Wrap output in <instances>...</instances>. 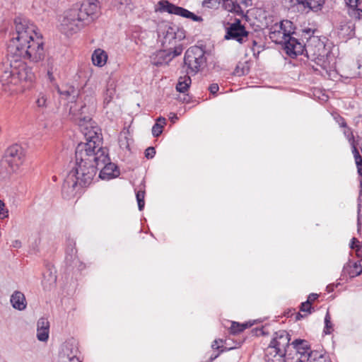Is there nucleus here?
<instances>
[{"label":"nucleus","mask_w":362,"mask_h":362,"mask_svg":"<svg viewBox=\"0 0 362 362\" xmlns=\"http://www.w3.org/2000/svg\"><path fill=\"white\" fill-rule=\"evenodd\" d=\"M14 23L16 33L7 45L10 63L0 64V83L3 86H16L27 80L25 65L22 59L37 63L45 56L42 37L36 32V26L21 18H16Z\"/></svg>","instance_id":"nucleus-1"},{"label":"nucleus","mask_w":362,"mask_h":362,"mask_svg":"<svg viewBox=\"0 0 362 362\" xmlns=\"http://www.w3.org/2000/svg\"><path fill=\"white\" fill-rule=\"evenodd\" d=\"M95 101L93 97L87 95L78 109L72 106L70 107V112L75 116V120L86 140V142H81L76 147L75 164L98 163L108 160L107 150L102 146L98 129L92 126L91 117L86 115L90 106H94Z\"/></svg>","instance_id":"nucleus-2"},{"label":"nucleus","mask_w":362,"mask_h":362,"mask_svg":"<svg viewBox=\"0 0 362 362\" xmlns=\"http://www.w3.org/2000/svg\"><path fill=\"white\" fill-rule=\"evenodd\" d=\"M186 32L182 28L171 23L167 26L162 46L164 49L160 50L156 54V66L168 64L177 56L182 54L184 47L181 41L185 38Z\"/></svg>","instance_id":"nucleus-3"},{"label":"nucleus","mask_w":362,"mask_h":362,"mask_svg":"<svg viewBox=\"0 0 362 362\" xmlns=\"http://www.w3.org/2000/svg\"><path fill=\"white\" fill-rule=\"evenodd\" d=\"M296 27L293 23L289 20L282 21L280 23L281 31L272 32L270 33V38L277 44H281L282 48L286 54L291 58L302 55L303 45L305 42L299 40L294 35Z\"/></svg>","instance_id":"nucleus-4"},{"label":"nucleus","mask_w":362,"mask_h":362,"mask_svg":"<svg viewBox=\"0 0 362 362\" xmlns=\"http://www.w3.org/2000/svg\"><path fill=\"white\" fill-rule=\"evenodd\" d=\"M291 335L286 330L275 332L264 351L266 362H287L286 356L292 354Z\"/></svg>","instance_id":"nucleus-5"},{"label":"nucleus","mask_w":362,"mask_h":362,"mask_svg":"<svg viewBox=\"0 0 362 362\" xmlns=\"http://www.w3.org/2000/svg\"><path fill=\"white\" fill-rule=\"evenodd\" d=\"M303 33L307 41L303 46L302 54H305L308 59L315 62L324 70H327L329 62L327 58L328 53L323 42L318 37L313 35V31L310 29L304 30Z\"/></svg>","instance_id":"nucleus-6"},{"label":"nucleus","mask_w":362,"mask_h":362,"mask_svg":"<svg viewBox=\"0 0 362 362\" xmlns=\"http://www.w3.org/2000/svg\"><path fill=\"white\" fill-rule=\"evenodd\" d=\"M25 160L23 148L14 144L8 147L6 151L4 159L0 163V175L6 178L11 173H16L23 165Z\"/></svg>","instance_id":"nucleus-7"},{"label":"nucleus","mask_w":362,"mask_h":362,"mask_svg":"<svg viewBox=\"0 0 362 362\" xmlns=\"http://www.w3.org/2000/svg\"><path fill=\"white\" fill-rule=\"evenodd\" d=\"M205 49L199 46L188 48L184 56L182 69L189 76H195L206 66Z\"/></svg>","instance_id":"nucleus-8"},{"label":"nucleus","mask_w":362,"mask_h":362,"mask_svg":"<svg viewBox=\"0 0 362 362\" xmlns=\"http://www.w3.org/2000/svg\"><path fill=\"white\" fill-rule=\"evenodd\" d=\"M87 24L85 18L81 16L78 6L74 4L71 8L64 12L59 30L66 36H71Z\"/></svg>","instance_id":"nucleus-9"},{"label":"nucleus","mask_w":362,"mask_h":362,"mask_svg":"<svg viewBox=\"0 0 362 362\" xmlns=\"http://www.w3.org/2000/svg\"><path fill=\"white\" fill-rule=\"evenodd\" d=\"M98 170V163L75 164L71 172L79 182V186L86 187L89 186Z\"/></svg>","instance_id":"nucleus-10"},{"label":"nucleus","mask_w":362,"mask_h":362,"mask_svg":"<svg viewBox=\"0 0 362 362\" xmlns=\"http://www.w3.org/2000/svg\"><path fill=\"white\" fill-rule=\"evenodd\" d=\"M158 10L160 12H167L169 14L177 15L185 18L191 19L195 22H202L203 18L202 16H197L189 10L178 6L168 0H160L158 1Z\"/></svg>","instance_id":"nucleus-11"},{"label":"nucleus","mask_w":362,"mask_h":362,"mask_svg":"<svg viewBox=\"0 0 362 362\" xmlns=\"http://www.w3.org/2000/svg\"><path fill=\"white\" fill-rule=\"evenodd\" d=\"M250 33L246 30L240 19L235 18V22L230 23L226 28V40H234L242 44L248 37Z\"/></svg>","instance_id":"nucleus-12"},{"label":"nucleus","mask_w":362,"mask_h":362,"mask_svg":"<svg viewBox=\"0 0 362 362\" xmlns=\"http://www.w3.org/2000/svg\"><path fill=\"white\" fill-rule=\"evenodd\" d=\"M78 6L81 16L85 18V21L88 24L95 18L100 11V5L98 0L92 1L91 0H85L81 4H75Z\"/></svg>","instance_id":"nucleus-13"},{"label":"nucleus","mask_w":362,"mask_h":362,"mask_svg":"<svg viewBox=\"0 0 362 362\" xmlns=\"http://www.w3.org/2000/svg\"><path fill=\"white\" fill-rule=\"evenodd\" d=\"M101 168L99 173V177L102 180H110L117 177L119 175L118 167L110 161L108 156V160L106 162H98V170Z\"/></svg>","instance_id":"nucleus-14"},{"label":"nucleus","mask_w":362,"mask_h":362,"mask_svg":"<svg viewBox=\"0 0 362 362\" xmlns=\"http://www.w3.org/2000/svg\"><path fill=\"white\" fill-rule=\"evenodd\" d=\"M79 354V350L76 344L72 342H66L59 352L58 361H62V359L68 361H73L74 359H80Z\"/></svg>","instance_id":"nucleus-15"},{"label":"nucleus","mask_w":362,"mask_h":362,"mask_svg":"<svg viewBox=\"0 0 362 362\" xmlns=\"http://www.w3.org/2000/svg\"><path fill=\"white\" fill-rule=\"evenodd\" d=\"M49 322L46 317H40L37 322V339L45 342L49 339Z\"/></svg>","instance_id":"nucleus-16"},{"label":"nucleus","mask_w":362,"mask_h":362,"mask_svg":"<svg viewBox=\"0 0 362 362\" xmlns=\"http://www.w3.org/2000/svg\"><path fill=\"white\" fill-rule=\"evenodd\" d=\"M75 177H76L70 171L62 184V192L63 195L64 194H66V195L68 196L69 194L74 193L76 187L77 185H79L78 180Z\"/></svg>","instance_id":"nucleus-17"},{"label":"nucleus","mask_w":362,"mask_h":362,"mask_svg":"<svg viewBox=\"0 0 362 362\" xmlns=\"http://www.w3.org/2000/svg\"><path fill=\"white\" fill-rule=\"evenodd\" d=\"M10 302L13 308L18 310H24L27 306L25 295L19 291H16L11 296Z\"/></svg>","instance_id":"nucleus-18"},{"label":"nucleus","mask_w":362,"mask_h":362,"mask_svg":"<svg viewBox=\"0 0 362 362\" xmlns=\"http://www.w3.org/2000/svg\"><path fill=\"white\" fill-rule=\"evenodd\" d=\"M91 58L95 66L102 67L106 64L108 57L105 50L98 48L94 50Z\"/></svg>","instance_id":"nucleus-19"},{"label":"nucleus","mask_w":362,"mask_h":362,"mask_svg":"<svg viewBox=\"0 0 362 362\" xmlns=\"http://www.w3.org/2000/svg\"><path fill=\"white\" fill-rule=\"evenodd\" d=\"M291 349H294L296 354L305 355L310 349L308 342L305 339H297L291 342Z\"/></svg>","instance_id":"nucleus-20"},{"label":"nucleus","mask_w":362,"mask_h":362,"mask_svg":"<svg viewBox=\"0 0 362 362\" xmlns=\"http://www.w3.org/2000/svg\"><path fill=\"white\" fill-rule=\"evenodd\" d=\"M191 76L186 74L184 76H180L178 83L176 85V90L180 93H185L189 88L192 80Z\"/></svg>","instance_id":"nucleus-21"},{"label":"nucleus","mask_w":362,"mask_h":362,"mask_svg":"<svg viewBox=\"0 0 362 362\" xmlns=\"http://www.w3.org/2000/svg\"><path fill=\"white\" fill-rule=\"evenodd\" d=\"M253 323L251 322H245V323H239L237 322H231V325L229 329L230 334L235 335L238 334L242 332H243L245 329L250 327Z\"/></svg>","instance_id":"nucleus-22"},{"label":"nucleus","mask_w":362,"mask_h":362,"mask_svg":"<svg viewBox=\"0 0 362 362\" xmlns=\"http://www.w3.org/2000/svg\"><path fill=\"white\" fill-rule=\"evenodd\" d=\"M220 343H223V339H215L211 345V347L213 349H215V350H219L220 349V352L214 356H211V357L209 358L208 362H212L214 359H216L218 356H219V354L221 353V352H223L225 351H227V350H231L233 349H234L235 347H230V348H227V347H223V346H220L218 344Z\"/></svg>","instance_id":"nucleus-23"},{"label":"nucleus","mask_w":362,"mask_h":362,"mask_svg":"<svg viewBox=\"0 0 362 362\" xmlns=\"http://www.w3.org/2000/svg\"><path fill=\"white\" fill-rule=\"evenodd\" d=\"M115 93V86L114 83H108L104 94V104L108 105L114 98Z\"/></svg>","instance_id":"nucleus-24"},{"label":"nucleus","mask_w":362,"mask_h":362,"mask_svg":"<svg viewBox=\"0 0 362 362\" xmlns=\"http://www.w3.org/2000/svg\"><path fill=\"white\" fill-rule=\"evenodd\" d=\"M112 4L114 7L122 12H125L127 9L129 11L132 9V0H115Z\"/></svg>","instance_id":"nucleus-25"},{"label":"nucleus","mask_w":362,"mask_h":362,"mask_svg":"<svg viewBox=\"0 0 362 362\" xmlns=\"http://www.w3.org/2000/svg\"><path fill=\"white\" fill-rule=\"evenodd\" d=\"M348 273L351 278L359 276L362 273L361 262L357 261L354 262L353 265L350 267Z\"/></svg>","instance_id":"nucleus-26"},{"label":"nucleus","mask_w":362,"mask_h":362,"mask_svg":"<svg viewBox=\"0 0 362 362\" xmlns=\"http://www.w3.org/2000/svg\"><path fill=\"white\" fill-rule=\"evenodd\" d=\"M350 247L354 250L356 255L362 258V245L356 238H352L350 243Z\"/></svg>","instance_id":"nucleus-27"},{"label":"nucleus","mask_w":362,"mask_h":362,"mask_svg":"<svg viewBox=\"0 0 362 362\" xmlns=\"http://www.w3.org/2000/svg\"><path fill=\"white\" fill-rule=\"evenodd\" d=\"M223 6L230 12H238L240 9L239 4H235L232 0H223Z\"/></svg>","instance_id":"nucleus-28"},{"label":"nucleus","mask_w":362,"mask_h":362,"mask_svg":"<svg viewBox=\"0 0 362 362\" xmlns=\"http://www.w3.org/2000/svg\"><path fill=\"white\" fill-rule=\"evenodd\" d=\"M333 331V325L331 322V316L329 311L327 312L325 317V327L323 332L325 334H330Z\"/></svg>","instance_id":"nucleus-29"},{"label":"nucleus","mask_w":362,"mask_h":362,"mask_svg":"<svg viewBox=\"0 0 362 362\" xmlns=\"http://www.w3.org/2000/svg\"><path fill=\"white\" fill-rule=\"evenodd\" d=\"M35 104L39 108H45L47 107V96L45 93H40L35 100Z\"/></svg>","instance_id":"nucleus-30"},{"label":"nucleus","mask_w":362,"mask_h":362,"mask_svg":"<svg viewBox=\"0 0 362 362\" xmlns=\"http://www.w3.org/2000/svg\"><path fill=\"white\" fill-rule=\"evenodd\" d=\"M136 197L138 204V208L139 211H142L145 206V190L139 189L136 192Z\"/></svg>","instance_id":"nucleus-31"},{"label":"nucleus","mask_w":362,"mask_h":362,"mask_svg":"<svg viewBox=\"0 0 362 362\" xmlns=\"http://www.w3.org/2000/svg\"><path fill=\"white\" fill-rule=\"evenodd\" d=\"M348 13L351 18L362 21V8L359 6L356 8H349Z\"/></svg>","instance_id":"nucleus-32"},{"label":"nucleus","mask_w":362,"mask_h":362,"mask_svg":"<svg viewBox=\"0 0 362 362\" xmlns=\"http://www.w3.org/2000/svg\"><path fill=\"white\" fill-rule=\"evenodd\" d=\"M58 93L60 95L68 98L69 96L73 95V98L75 97L74 94L76 93V89L74 86H69L66 89H60L58 88Z\"/></svg>","instance_id":"nucleus-33"},{"label":"nucleus","mask_w":362,"mask_h":362,"mask_svg":"<svg viewBox=\"0 0 362 362\" xmlns=\"http://www.w3.org/2000/svg\"><path fill=\"white\" fill-rule=\"evenodd\" d=\"M300 312L306 313L307 315L311 314L315 311L314 307L307 300L300 303L299 306Z\"/></svg>","instance_id":"nucleus-34"},{"label":"nucleus","mask_w":362,"mask_h":362,"mask_svg":"<svg viewBox=\"0 0 362 362\" xmlns=\"http://www.w3.org/2000/svg\"><path fill=\"white\" fill-rule=\"evenodd\" d=\"M343 128H344V131H343L344 135L348 140L349 144H352L354 142H356V141L355 140L351 128L348 127V125L346 126V127H343Z\"/></svg>","instance_id":"nucleus-35"},{"label":"nucleus","mask_w":362,"mask_h":362,"mask_svg":"<svg viewBox=\"0 0 362 362\" xmlns=\"http://www.w3.org/2000/svg\"><path fill=\"white\" fill-rule=\"evenodd\" d=\"M308 362H313L317 361V359H319L320 356H324L325 355L322 354H320L317 351H310V352H308Z\"/></svg>","instance_id":"nucleus-36"},{"label":"nucleus","mask_w":362,"mask_h":362,"mask_svg":"<svg viewBox=\"0 0 362 362\" xmlns=\"http://www.w3.org/2000/svg\"><path fill=\"white\" fill-rule=\"evenodd\" d=\"M163 125L158 122L155 123L152 127V134L154 137L159 136L163 132Z\"/></svg>","instance_id":"nucleus-37"},{"label":"nucleus","mask_w":362,"mask_h":362,"mask_svg":"<svg viewBox=\"0 0 362 362\" xmlns=\"http://www.w3.org/2000/svg\"><path fill=\"white\" fill-rule=\"evenodd\" d=\"M8 216V211L5 207L4 202L0 199V219H4Z\"/></svg>","instance_id":"nucleus-38"},{"label":"nucleus","mask_w":362,"mask_h":362,"mask_svg":"<svg viewBox=\"0 0 362 362\" xmlns=\"http://www.w3.org/2000/svg\"><path fill=\"white\" fill-rule=\"evenodd\" d=\"M360 187H361V190H360V192H359V196H358V214H359V212H360V210H361V204H362V178L360 179ZM360 218H359V215L358 216V226L360 225Z\"/></svg>","instance_id":"nucleus-39"},{"label":"nucleus","mask_w":362,"mask_h":362,"mask_svg":"<svg viewBox=\"0 0 362 362\" xmlns=\"http://www.w3.org/2000/svg\"><path fill=\"white\" fill-rule=\"evenodd\" d=\"M358 144V141L350 144V145L351 146V151H352V153L354 155V159H358L359 157H361V156L360 155V153L357 148Z\"/></svg>","instance_id":"nucleus-40"},{"label":"nucleus","mask_w":362,"mask_h":362,"mask_svg":"<svg viewBox=\"0 0 362 362\" xmlns=\"http://www.w3.org/2000/svg\"><path fill=\"white\" fill-rule=\"evenodd\" d=\"M156 154V149L153 146L147 148L145 151V156L146 158H153Z\"/></svg>","instance_id":"nucleus-41"},{"label":"nucleus","mask_w":362,"mask_h":362,"mask_svg":"<svg viewBox=\"0 0 362 362\" xmlns=\"http://www.w3.org/2000/svg\"><path fill=\"white\" fill-rule=\"evenodd\" d=\"M349 8H356L359 6L360 0H345Z\"/></svg>","instance_id":"nucleus-42"},{"label":"nucleus","mask_w":362,"mask_h":362,"mask_svg":"<svg viewBox=\"0 0 362 362\" xmlns=\"http://www.w3.org/2000/svg\"><path fill=\"white\" fill-rule=\"evenodd\" d=\"M355 163L357 167V172L361 178H362V157H359L358 159H355Z\"/></svg>","instance_id":"nucleus-43"},{"label":"nucleus","mask_w":362,"mask_h":362,"mask_svg":"<svg viewBox=\"0 0 362 362\" xmlns=\"http://www.w3.org/2000/svg\"><path fill=\"white\" fill-rule=\"evenodd\" d=\"M335 120L336 122L339 124V125L341 127H346L347 126V123L345 120V119L340 116V115H337L336 117H335Z\"/></svg>","instance_id":"nucleus-44"},{"label":"nucleus","mask_w":362,"mask_h":362,"mask_svg":"<svg viewBox=\"0 0 362 362\" xmlns=\"http://www.w3.org/2000/svg\"><path fill=\"white\" fill-rule=\"evenodd\" d=\"M209 91L211 94L215 95L219 90L218 85L217 83H211L208 88Z\"/></svg>","instance_id":"nucleus-45"},{"label":"nucleus","mask_w":362,"mask_h":362,"mask_svg":"<svg viewBox=\"0 0 362 362\" xmlns=\"http://www.w3.org/2000/svg\"><path fill=\"white\" fill-rule=\"evenodd\" d=\"M257 45V43L255 40H252V46H251V50L253 52V55L257 58L259 56V54L260 53V50L257 49L256 50V46Z\"/></svg>","instance_id":"nucleus-46"},{"label":"nucleus","mask_w":362,"mask_h":362,"mask_svg":"<svg viewBox=\"0 0 362 362\" xmlns=\"http://www.w3.org/2000/svg\"><path fill=\"white\" fill-rule=\"evenodd\" d=\"M319 297V295L315 293H310L307 298V301L313 305V303Z\"/></svg>","instance_id":"nucleus-47"},{"label":"nucleus","mask_w":362,"mask_h":362,"mask_svg":"<svg viewBox=\"0 0 362 362\" xmlns=\"http://www.w3.org/2000/svg\"><path fill=\"white\" fill-rule=\"evenodd\" d=\"M252 332L256 335V336H259V335H264L265 333L263 331V329L262 328H255L252 330Z\"/></svg>","instance_id":"nucleus-48"},{"label":"nucleus","mask_w":362,"mask_h":362,"mask_svg":"<svg viewBox=\"0 0 362 362\" xmlns=\"http://www.w3.org/2000/svg\"><path fill=\"white\" fill-rule=\"evenodd\" d=\"M293 315H295L296 321L300 320L302 318H304V317L308 316L307 314L303 315L300 312L299 313H295Z\"/></svg>","instance_id":"nucleus-49"},{"label":"nucleus","mask_w":362,"mask_h":362,"mask_svg":"<svg viewBox=\"0 0 362 362\" xmlns=\"http://www.w3.org/2000/svg\"><path fill=\"white\" fill-rule=\"evenodd\" d=\"M47 75L51 81L54 80L52 67H49L47 69Z\"/></svg>","instance_id":"nucleus-50"},{"label":"nucleus","mask_w":362,"mask_h":362,"mask_svg":"<svg viewBox=\"0 0 362 362\" xmlns=\"http://www.w3.org/2000/svg\"><path fill=\"white\" fill-rule=\"evenodd\" d=\"M156 122L163 124V126L165 124L166 119L164 117H160L158 118Z\"/></svg>","instance_id":"nucleus-51"},{"label":"nucleus","mask_w":362,"mask_h":362,"mask_svg":"<svg viewBox=\"0 0 362 362\" xmlns=\"http://www.w3.org/2000/svg\"><path fill=\"white\" fill-rule=\"evenodd\" d=\"M240 2L245 6H249L252 5V0H240Z\"/></svg>","instance_id":"nucleus-52"},{"label":"nucleus","mask_w":362,"mask_h":362,"mask_svg":"<svg viewBox=\"0 0 362 362\" xmlns=\"http://www.w3.org/2000/svg\"><path fill=\"white\" fill-rule=\"evenodd\" d=\"M335 286L334 284H329L327 286L326 290L328 293L332 292L334 289Z\"/></svg>","instance_id":"nucleus-53"},{"label":"nucleus","mask_w":362,"mask_h":362,"mask_svg":"<svg viewBox=\"0 0 362 362\" xmlns=\"http://www.w3.org/2000/svg\"><path fill=\"white\" fill-rule=\"evenodd\" d=\"M295 313V309L293 310H289L286 314L285 315L287 317H291Z\"/></svg>","instance_id":"nucleus-54"},{"label":"nucleus","mask_w":362,"mask_h":362,"mask_svg":"<svg viewBox=\"0 0 362 362\" xmlns=\"http://www.w3.org/2000/svg\"><path fill=\"white\" fill-rule=\"evenodd\" d=\"M13 246L14 247H20L21 246V243L19 240H15L13 243Z\"/></svg>","instance_id":"nucleus-55"},{"label":"nucleus","mask_w":362,"mask_h":362,"mask_svg":"<svg viewBox=\"0 0 362 362\" xmlns=\"http://www.w3.org/2000/svg\"><path fill=\"white\" fill-rule=\"evenodd\" d=\"M58 362H82L80 359H74L73 361H68L65 359H62V361H58Z\"/></svg>","instance_id":"nucleus-56"},{"label":"nucleus","mask_w":362,"mask_h":362,"mask_svg":"<svg viewBox=\"0 0 362 362\" xmlns=\"http://www.w3.org/2000/svg\"><path fill=\"white\" fill-rule=\"evenodd\" d=\"M236 73L238 76H240L241 74H243V71L242 70L241 71H239L238 70H236Z\"/></svg>","instance_id":"nucleus-57"},{"label":"nucleus","mask_w":362,"mask_h":362,"mask_svg":"<svg viewBox=\"0 0 362 362\" xmlns=\"http://www.w3.org/2000/svg\"><path fill=\"white\" fill-rule=\"evenodd\" d=\"M232 1H234V3L235 4H239V3L238 2V0H232Z\"/></svg>","instance_id":"nucleus-58"},{"label":"nucleus","mask_w":362,"mask_h":362,"mask_svg":"<svg viewBox=\"0 0 362 362\" xmlns=\"http://www.w3.org/2000/svg\"><path fill=\"white\" fill-rule=\"evenodd\" d=\"M296 362H303L301 359L298 358Z\"/></svg>","instance_id":"nucleus-59"},{"label":"nucleus","mask_w":362,"mask_h":362,"mask_svg":"<svg viewBox=\"0 0 362 362\" xmlns=\"http://www.w3.org/2000/svg\"><path fill=\"white\" fill-rule=\"evenodd\" d=\"M224 343L228 345L227 342H226V340H224Z\"/></svg>","instance_id":"nucleus-60"}]
</instances>
